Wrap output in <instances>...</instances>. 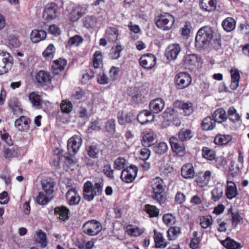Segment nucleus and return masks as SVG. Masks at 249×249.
<instances>
[{"instance_id": "f257e3e1", "label": "nucleus", "mask_w": 249, "mask_h": 249, "mask_svg": "<svg viewBox=\"0 0 249 249\" xmlns=\"http://www.w3.org/2000/svg\"><path fill=\"white\" fill-rule=\"evenodd\" d=\"M151 186L152 189V197L160 205L164 203L166 197L164 194L166 184L163 179L159 177L153 178L151 181Z\"/></svg>"}, {"instance_id": "f03ea898", "label": "nucleus", "mask_w": 249, "mask_h": 249, "mask_svg": "<svg viewBox=\"0 0 249 249\" xmlns=\"http://www.w3.org/2000/svg\"><path fill=\"white\" fill-rule=\"evenodd\" d=\"M103 186L104 183L102 181L93 185L91 181H87L83 187V198L88 201L93 200L96 196L102 195Z\"/></svg>"}, {"instance_id": "7ed1b4c3", "label": "nucleus", "mask_w": 249, "mask_h": 249, "mask_svg": "<svg viewBox=\"0 0 249 249\" xmlns=\"http://www.w3.org/2000/svg\"><path fill=\"white\" fill-rule=\"evenodd\" d=\"M213 33L211 28L209 26L200 28L196 36V45L201 47L207 46L213 38Z\"/></svg>"}, {"instance_id": "20e7f679", "label": "nucleus", "mask_w": 249, "mask_h": 249, "mask_svg": "<svg viewBox=\"0 0 249 249\" xmlns=\"http://www.w3.org/2000/svg\"><path fill=\"white\" fill-rule=\"evenodd\" d=\"M82 229L85 234L89 236H95L101 231L102 225L96 220H90L84 223Z\"/></svg>"}, {"instance_id": "39448f33", "label": "nucleus", "mask_w": 249, "mask_h": 249, "mask_svg": "<svg viewBox=\"0 0 249 249\" xmlns=\"http://www.w3.org/2000/svg\"><path fill=\"white\" fill-rule=\"evenodd\" d=\"M13 59L9 53L0 50V75L7 72L12 67Z\"/></svg>"}, {"instance_id": "423d86ee", "label": "nucleus", "mask_w": 249, "mask_h": 249, "mask_svg": "<svg viewBox=\"0 0 249 249\" xmlns=\"http://www.w3.org/2000/svg\"><path fill=\"white\" fill-rule=\"evenodd\" d=\"M175 22L174 17L169 13L160 15L156 21L157 26L165 31L171 29Z\"/></svg>"}, {"instance_id": "0eeeda50", "label": "nucleus", "mask_w": 249, "mask_h": 249, "mask_svg": "<svg viewBox=\"0 0 249 249\" xmlns=\"http://www.w3.org/2000/svg\"><path fill=\"white\" fill-rule=\"evenodd\" d=\"M59 14L57 5L54 2H51L45 6L43 10V18L45 20L49 21L57 18Z\"/></svg>"}, {"instance_id": "6e6552de", "label": "nucleus", "mask_w": 249, "mask_h": 249, "mask_svg": "<svg viewBox=\"0 0 249 249\" xmlns=\"http://www.w3.org/2000/svg\"><path fill=\"white\" fill-rule=\"evenodd\" d=\"M138 168L133 165L123 170L121 175V178L123 181L126 183H131L133 182L136 178Z\"/></svg>"}, {"instance_id": "1a4fd4ad", "label": "nucleus", "mask_w": 249, "mask_h": 249, "mask_svg": "<svg viewBox=\"0 0 249 249\" xmlns=\"http://www.w3.org/2000/svg\"><path fill=\"white\" fill-rule=\"evenodd\" d=\"M175 83L178 89H183L188 87L192 81L190 74L186 72H179L175 77Z\"/></svg>"}, {"instance_id": "9d476101", "label": "nucleus", "mask_w": 249, "mask_h": 249, "mask_svg": "<svg viewBox=\"0 0 249 249\" xmlns=\"http://www.w3.org/2000/svg\"><path fill=\"white\" fill-rule=\"evenodd\" d=\"M82 143L81 137L78 135H74L68 141L67 147L69 152L71 154H75L79 150Z\"/></svg>"}, {"instance_id": "9b49d317", "label": "nucleus", "mask_w": 249, "mask_h": 249, "mask_svg": "<svg viewBox=\"0 0 249 249\" xmlns=\"http://www.w3.org/2000/svg\"><path fill=\"white\" fill-rule=\"evenodd\" d=\"M67 203L71 206H76L79 204L81 197L76 188H70L66 194Z\"/></svg>"}, {"instance_id": "f8f14e48", "label": "nucleus", "mask_w": 249, "mask_h": 249, "mask_svg": "<svg viewBox=\"0 0 249 249\" xmlns=\"http://www.w3.org/2000/svg\"><path fill=\"white\" fill-rule=\"evenodd\" d=\"M30 119L26 116H21L16 120L15 127L18 131L27 132L30 128Z\"/></svg>"}, {"instance_id": "ddd939ff", "label": "nucleus", "mask_w": 249, "mask_h": 249, "mask_svg": "<svg viewBox=\"0 0 249 249\" xmlns=\"http://www.w3.org/2000/svg\"><path fill=\"white\" fill-rule=\"evenodd\" d=\"M157 142V136L153 131L149 130L143 133L141 143L145 147L153 146Z\"/></svg>"}, {"instance_id": "4468645a", "label": "nucleus", "mask_w": 249, "mask_h": 249, "mask_svg": "<svg viewBox=\"0 0 249 249\" xmlns=\"http://www.w3.org/2000/svg\"><path fill=\"white\" fill-rule=\"evenodd\" d=\"M183 61L184 64L192 70L200 62L201 58L195 53L187 54L184 56Z\"/></svg>"}, {"instance_id": "2eb2a0df", "label": "nucleus", "mask_w": 249, "mask_h": 249, "mask_svg": "<svg viewBox=\"0 0 249 249\" xmlns=\"http://www.w3.org/2000/svg\"><path fill=\"white\" fill-rule=\"evenodd\" d=\"M87 12V9L85 7L80 5L72 8L69 14V18L71 21L75 22L80 19Z\"/></svg>"}, {"instance_id": "dca6fc26", "label": "nucleus", "mask_w": 249, "mask_h": 249, "mask_svg": "<svg viewBox=\"0 0 249 249\" xmlns=\"http://www.w3.org/2000/svg\"><path fill=\"white\" fill-rule=\"evenodd\" d=\"M156 58L152 53H146L141 55V66L146 69L153 68L156 64Z\"/></svg>"}, {"instance_id": "f3484780", "label": "nucleus", "mask_w": 249, "mask_h": 249, "mask_svg": "<svg viewBox=\"0 0 249 249\" xmlns=\"http://www.w3.org/2000/svg\"><path fill=\"white\" fill-rule=\"evenodd\" d=\"M181 51V48L178 44L170 45L166 49L165 55L169 60H175Z\"/></svg>"}, {"instance_id": "a211bd4d", "label": "nucleus", "mask_w": 249, "mask_h": 249, "mask_svg": "<svg viewBox=\"0 0 249 249\" xmlns=\"http://www.w3.org/2000/svg\"><path fill=\"white\" fill-rule=\"evenodd\" d=\"M36 78L38 83L42 85H48L51 84L53 77L49 72L40 71L36 73Z\"/></svg>"}, {"instance_id": "6ab92c4d", "label": "nucleus", "mask_w": 249, "mask_h": 249, "mask_svg": "<svg viewBox=\"0 0 249 249\" xmlns=\"http://www.w3.org/2000/svg\"><path fill=\"white\" fill-rule=\"evenodd\" d=\"M216 0H199L200 8L204 12L211 13L216 8Z\"/></svg>"}, {"instance_id": "aec40b11", "label": "nucleus", "mask_w": 249, "mask_h": 249, "mask_svg": "<svg viewBox=\"0 0 249 249\" xmlns=\"http://www.w3.org/2000/svg\"><path fill=\"white\" fill-rule=\"evenodd\" d=\"M226 183L225 195L228 199L231 200L238 195L237 189L234 182L228 180Z\"/></svg>"}, {"instance_id": "412c9836", "label": "nucleus", "mask_w": 249, "mask_h": 249, "mask_svg": "<svg viewBox=\"0 0 249 249\" xmlns=\"http://www.w3.org/2000/svg\"><path fill=\"white\" fill-rule=\"evenodd\" d=\"M165 106L164 101L161 98H156L152 100L149 104L151 112L159 113L163 109Z\"/></svg>"}, {"instance_id": "4be33fe9", "label": "nucleus", "mask_w": 249, "mask_h": 249, "mask_svg": "<svg viewBox=\"0 0 249 249\" xmlns=\"http://www.w3.org/2000/svg\"><path fill=\"white\" fill-rule=\"evenodd\" d=\"M154 240L155 242V247L156 249H164L167 245V243L164 238L163 234L157 230H154Z\"/></svg>"}, {"instance_id": "5701e85b", "label": "nucleus", "mask_w": 249, "mask_h": 249, "mask_svg": "<svg viewBox=\"0 0 249 249\" xmlns=\"http://www.w3.org/2000/svg\"><path fill=\"white\" fill-rule=\"evenodd\" d=\"M212 174V172L209 170L200 174L196 179L197 185L201 187L207 186L211 180Z\"/></svg>"}, {"instance_id": "b1692460", "label": "nucleus", "mask_w": 249, "mask_h": 249, "mask_svg": "<svg viewBox=\"0 0 249 249\" xmlns=\"http://www.w3.org/2000/svg\"><path fill=\"white\" fill-rule=\"evenodd\" d=\"M54 214L59 219L66 221L69 218L70 211L66 206H61L55 208Z\"/></svg>"}, {"instance_id": "393cba45", "label": "nucleus", "mask_w": 249, "mask_h": 249, "mask_svg": "<svg viewBox=\"0 0 249 249\" xmlns=\"http://www.w3.org/2000/svg\"><path fill=\"white\" fill-rule=\"evenodd\" d=\"M42 189L46 194L53 196L54 192V183L50 178L43 179L41 181Z\"/></svg>"}, {"instance_id": "a878e982", "label": "nucleus", "mask_w": 249, "mask_h": 249, "mask_svg": "<svg viewBox=\"0 0 249 249\" xmlns=\"http://www.w3.org/2000/svg\"><path fill=\"white\" fill-rule=\"evenodd\" d=\"M47 37V33L44 30H34L30 34V39L33 43H37L44 40Z\"/></svg>"}, {"instance_id": "bb28decb", "label": "nucleus", "mask_w": 249, "mask_h": 249, "mask_svg": "<svg viewBox=\"0 0 249 249\" xmlns=\"http://www.w3.org/2000/svg\"><path fill=\"white\" fill-rule=\"evenodd\" d=\"M179 140L177 137L174 136L171 137L169 140L173 151L177 153L182 152L184 150L183 144L181 142H179Z\"/></svg>"}, {"instance_id": "cd10ccee", "label": "nucleus", "mask_w": 249, "mask_h": 249, "mask_svg": "<svg viewBox=\"0 0 249 249\" xmlns=\"http://www.w3.org/2000/svg\"><path fill=\"white\" fill-rule=\"evenodd\" d=\"M213 119L214 122L221 123L225 122L227 119L225 110L222 108L217 109L213 114Z\"/></svg>"}, {"instance_id": "c85d7f7f", "label": "nucleus", "mask_w": 249, "mask_h": 249, "mask_svg": "<svg viewBox=\"0 0 249 249\" xmlns=\"http://www.w3.org/2000/svg\"><path fill=\"white\" fill-rule=\"evenodd\" d=\"M177 115V111L174 108H167L163 113V116L167 119L168 121L176 122L175 124L176 126L180 125L181 122L179 119H176L175 117Z\"/></svg>"}, {"instance_id": "c756f323", "label": "nucleus", "mask_w": 249, "mask_h": 249, "mask_svg": "<svg viewBox=\"0 0 249 249\" xmlns=\"http://www.w3.org/2000/svg\"><path fill=\"white\" fill-rule=\"evenodd\" d=\"M176 106L183 110L184 115L188 116L193 112V107L191 103H185L182 101H177Z\"/></svg>"}, {"instance_id": "7c9ffc66", "label": "nucleus", "mask_w": 249, "mask_h": 249, "mask_svg": "<svg viewBox=\"0 0 249 249\" xmlns=\"http://www.w3.org/2000/svg\"><path fill=\"white\" fill-rule=\"evenodd\" d=\"M221 244L227 249H241L242 247L240 243L236 242L229 237H227L224 240L221 241Z\"/></svg>"}, {"instance_id": "2f4dec72", "label": "nucleus", "mask_w": 249, "mask_h": 249, "mask_svg": "<svg viewBox=\"0 0 249 249\" xmlns=\"http://www.w3.org/2000/svg\"><path fill=\"white\" fill-rule=\"evenodd\" d=\"M181 174L185 178H193L195 176V171L192 164L188 163L184 165L181 168Z\"/></svg>"}, {"instance_id": "473e14b6", "label": "nucleus", "mask_w": 249, "mask_h": 249, "mask_svg": "<svg viewBox=\"0 0 249 249\" xmlns=\"http://www.w3.org/2000/svg\"><path fill=\"white\" fill-rule=\"evenodd\" d=\"M231 81L230 85V88L231 89L235 90L239 86V82L240 78V74L239 71L236 69H231Z\"/></svg>"}, {"instance_id": "72a5a7b5", "label": "nucleus", "mask_w": 249, "mask_h": 249, "mask_svg": "<svg viewBox=\"0 0 249 249\" xmlns=\"http://www.w3.org/2000/svg\"><path fill=\"white\" fill-rule=\"evenodd\" d=\"M67 65V60L65 59L59 58L54 61L52 65V70L55 74H58L63 70Z\"/></svg>"}, {"instance_id": "f704fd0d", "label": "nucleus", "mask_w": 249, "mask_h": 249, "mask_svg": "<svg viewBox=\"0 0 249 249\" xmlns=\"http://www.w3.org/2000/svg\"><path fill=\"white\" fill-rule=\"evenodd\" d=\"M194 136V132L189 129H181L178 133V139L181 142L190 140Z\"/></svg>"}, {"instance_id": "c9c22d12", "label": "nucleus", "mask_w": 249, "mask_h": 249, "mask_svg": "<svg viewBox=\"0 0 249 249\" xmlns=\"http://www.w3.org/2000/svg\"><path fill=\"white\" fill-rule=\"evenodd\" d=\"M222 26L226 32H230L235 29L236 22L232 18L228 17L222 21Z\"/></svg>"}, {"instance_id": "e433bc0d", "label": "nucleus", "mask_w": 249, "mask_h": 249, "mask_svg": "<svg viewBox=\"0 0 249 249\" xmlns=\"http://www.w3.org/2000/svg\"><path fill=\"white\" fill-rule=\"evenodd\" d=\"M28 99L32 106L36 109L41 107V97L35 92H32L28 95Z\"/></svg>"}, {"instance_id": "4c0bfd02", "label": "nucleus", "mask_w": 249, "mask_h": 249, "mask_svg": "<svg viewBox=\"0 0 249 249\" xmlns=\"http://www.w3.org/2000/svg\"><path fill=\"white\" fill-rule=\"evenodd\" d=\"M118 36V31L116 28L109 27L107 30L106 38L109 42H115Z\"/></svg>"}, {"instance_id": "58836bf2", "label": "nucleus", "mask_w": 249, "mask_h": 249, "mask_svg": "<svg viewBox=\"0 0 249 249\" xmlns=\"http://www.w3.org/2000/svg\"><path fill=\"white\" fill-rule=\"evenodd\" d=\"M53 197V196L46 194L44 192H40L36 197V201L39 205H45L52 199Z\"/></svg>"}, {"instance_id": "ea45409f", "label": "nucleus", "mask_w": 249, "mask_h": 249, "mask_svg": "<svg viewBox=\"0 0 249 249\" xmlns=\"http://www.w3.org/2000/svg\"><path fill=\"white\" fill-rule=\"evenodd\" d=\"M134 115L131 112L124 113L118 116V122L120 124L124 125L126 123H131L132 119H134Z\"/></svg>"}, {"instance_id": "a19ab883", "label": "nucleus", "mask_w": 249, "mask_h": 249, "mask_svg": "<svg viewBox=\"0 0 249 249\" xmlns=\"http://www.w3.org/2000/svg\"><path fill=\"white\" fill-rule=\"evenodd\" d=\"M215 126V123L211 117H207L203 119L201 122L203 130L205 131L213 129Z\"/></svg>"}, {"instance_id": "79ce46f5", "label": "nucleus", "mask_w": 249, "mask_h": 249, "mask_svg": "<svg viewBox=\"0 0 249 249\" xmlns=\"http://www.w3.org/2000/svg\"><path fill=\"white\" fill-rule=\"evenodd\" d=\"M154 119V115L151 111L144 110L141 111V125L145 124L152 122Z\"/></svg>"}, {"instance_id": "37998d69", "label": "nucleus", "mask_w": 249, "mask_h": 249, "mask_svg": "<svg viewBox=\"0 0 249 249\" xmlns=\"http://www.w3.org/2000/svg\"><path fill=\"white\" fill-rule=\"evenodd\" d=\"M232 140V136L230 135H218L214 140V143L217 145H224Z\"/></svg>"}, {"instance_id": "c03bdc74", "label": "nucleus", "mask_w": 249, "mask_h": 249, "mask_svg": "<svg viewBox=\"0 0 249 249\" xmlns=\"http://www.w3.org/2000/svg\"><path fill=\"white\" fill-rule=\"evenodd\" d=\"M143 210L149 215L150 217H157L160 213L159 210L155 206L150 204H145Z\"/></svg>"}, {"instance_id": "a18cd8bd", "label": "nucleus", "mask_w": 249, "mask_h": 249, "mask_svg": "<svg viewBox=\"0 0 249 249\" xmlns=\"http://www.w3.org/2000/svg\"><path fill=\"white\" fill-rule=\"evenodd\" d=\"M93 65L97 69L101 67L103 65V56L101 52L99 51H96L93 55Z\"/></svg>"}, {"instance_id": "49530a36", "label": "nucleus", "mask_w": 249, "mask_h": 249, "mask_svg": "<svg viewBox=\"0 0 249 249\" xmlns=\"http://www.w3.org/2000/svg\"><path fill=\"white\" fill-rule=\"evenodd\" d=\"M18 151V147L17 146L12 147H4L3 149L5 158L8 160L16 157L17 156Z\"/></svg>"}, {"instance_id": "de8ad7c7", "label": "nucleus", "mask_w": 249, "mask_h": 249, "mask_svg": "<svg viewBox=\"0 0 249 249\" xmlns=\"http://www.w3.org/2000/svg\"><path fill=\"white\" fill-rule=\"evenodd\" d=\"M86 151L88 155L91 158H98L99 149L96 144L92 143L86 147Z\"/></svg>"}, {"instance_id": "09e8293b", "label": "nucleus", "mask_w": 249, "mask_h": 249, "mask_svg": "<svg viewBox=\"0 0 249 249\" xmlns=\"http://www.w3.org/2000/svg\"><path fill=\"white\" fill-rule=\"evenodd\" d=\"M36 240L42 247L45 248L47 245V237L46 233L41 230L36 232Z\"/></svg>"}, {"instance_id": "8fccbe9b", "label": "nucleus", "mask_w": 249, "mask_h": 249, "mask_svg": "<svg viewBox=\"0 0 249 249\" xmlns=\"http://www.w3.org/2000/svg\"><path fill=\"white\" fill-rule=\"evenodd\" d=\"M180 233V229L179 227H171L167 231L168 239L174 240L177 239Z\"/></svg>"}, {"instance_id": "3c124183", "label": "nucleus", "mask_w": 249, "mask_h": 249, "mask_svg": "<svg viewBox=\"0 0 249 249\" xmlns=\"http://www.w3.org/2000/svg\"><path fill=\"white\" fill-rule=\"evenodd\" d=\"M211 199L216 202L221 199L223 195V191L222 187H215L211 191Z\"/></svg>"}, {"instance_id": "603ef678", "label": "nucleus", "mask_w": 249, "mask_h": 249, "mask_svg": "<svg viewBox=\"0 0 249 249\" xmlns=\"http://www.w3.org/2000/svg\"><path fill=\"white\" fill-rule=\"evenodd\" d=\"M122 50V47L120 45L112 47L109 53L110 58L112 59H118L120 57Z\"/></svg>"}, {"instance_id": "864d4df0", "label": "nucleus", "mask_w": 249, "mask_h": 249, "mask_svg": "<svg viewBox=\"0 0 249 249\" xmlns=\"http://www.w3.org/2000/svg\"><path fill=\"white\" fill-rule=\"evenodd\" d=\"M202 155L203 157L209 160H213L215 159V152L207 147H204L202 149Z\"/></svg>"}, {"instance_id": "5fc2aeb1", "label": "nucleus", "mask_w": 249, "mask_h": 249, "mask_svg": "<svg viewBox=\"0 0 249 249\" xmlns=\"http://www.w3.org/2000/svg\"><path fill=\"white\" fill-rule=\"evenodd\" d=\"M154 151L157 154L162 155L168 150V146L164 142H160L153 147Z\"/></svg>"}, {"instance_id": "6e6d98bb", "label": "nucleus", "mask_w": 249, "mask_h": 249, "mask_svg": "<svg viewBox=\"0 0 249 249\" xmlns=\"http://www.w3.org/2000/svg\"><path fill=\"white\" fill-rule=\"evenodd\" d=\"M163 223L168 226H172L176 221V217L171 213H165L162 216Z\"/></svg>"}, {"instance_id": "4d7b16f0", "label": "nucleus", "mask_w": 249, "mask_h": 249, "mask_svg": "<svg viewBox=\"0 0 249 249\" xmlns=\"http://www.w3.org/2000/svg\"><path fill=\"white\" fill-rule=\"evenodd\" d=\"M61 108L63 112L68 113L72 110L73 106L71 102L64 100L62 101Z\"/></svg>"}, {"instance_id": "13d9d810", "label": "nucleus", "mask_w": 249, "mask_h": 249, "mask_svg": "<svg viewBox=\"0 0 249 249\" xmlns=\"http://www.w3.org/2000/svg\"><path fill=\"white\" fill-rule=\"evenodd\" d=\"M129 93L132 96L131 100L134 103H138L139 96V89L136 87H131L128 90Z\"/></svg>"}, {"instance_id": "bf43d9fd", "label": "nucleus", "mask_w": 249, "mask_h": 249, "mask_svg": "<svg viewBox=\"0 0 249 249\" xmlns=\"http://www.w3.org/2000/svg\"><path fill=\"white\" fill-rule=\"evenodd\" d=\"M126 160L123 158H118L114 161L113 167L118 170H120L124 168Z\"/></svg>"}, {"instance_id": "052dcab7", "label": "nucleus", "mask_w": 249, "mask_h": 249, "mask_svg": "<svg viewBox=\"0 0 249 249\" xmlns=\"http://www.w3.org/2000/svg\"><path fill=\"white\" fill-rule=\"evenodd\" d=\"M83 41V38L80 36L76 35L69 39L68 45L70 46H77L81 44Z\"/></svg>"}, {"instance_id": "680f3d73", "label": "nucleus", "mask_w": 249, "mask_h": 249, "mask_svg": "<svg viewBox=\"0 0 249 249\" xmlns=\"http://www.w3.org/2000/svg\"><path fill=\"white\" fill-rule=\"evenodd\" d=\"M106 130L110 134H114L115 132V120L110 119L108 120L106 124Z\"/></svg>"}, {"instance_id": "e2e57ef3", "label": "nucleus", "mask_w": 249, "mask_h": 249, "mask_svg": "<svg viewBox=\"0 0 249 249\" xmlns=\"http://www.w3.org/2000/svg\"><path fill=\"white\" fill-rule=\"evenodd\" d=\"M126 229L127 233L131 236H137L140 235V230L137 227L132 225H128Z\"/></svg>"}, {"instance_id": "0e129e2a", "label": "nucleus", "mask_w": 249, "mask_h": 249, "mask_svg": "<svg viewBox=\"0 0 249 249\" xmlns=\"http://www.w3.org/2000/svg\"><path fill=\"white\" fill-rule=\"evenodd\" d=\"M215 164L218 169H224L227 164V161L225 158L222 156L215 157Z\"/></svg>"}, {"instance_id": "69168bd1", "label": "nucleus", "mask_w": 249, "mask_h": 249, "mask_svg": "<svg viewBox=\"0 0 249 249\" xmlns=\"http://www.w3.org/2000/svg\"><path fill=\"white\" fill-rule=\"evenodd\" d=\"M8 39L9 45L14 48H18L21 45L18 38L14 35L9 36Z\"/></svg>"}, {"instance_id": "338daca9", "label": "nucleus", "mask_w": 249, "mask_h": 249, "mask_svg": "<svg viewBox=\"0 0 249 249\" xmlns=\"http://www.w3.org/2000/svg\"><path fill=\"white\" fill-rule=\"evenodd\" d=\"M0 137L8 145H12L13 142L11 140V137L9 134L6 132L4 129L0 130Z\"/></svg>"}, {"instance_id": "774afa93", "label": "nucleus", "mask_w": 249, "mask_h": 249, "mask_svg": "<svg viewBox=\"0 0 249 249\" xmlns=\"http://www.w3.org/2000/svg\"><path fill=\"white\" fill-rule=\"evenodd\" d=\"M54 50V46L52 44H50L43 52V56L48 58H52L53 57Z\"/></svg>"}]
</instances>
